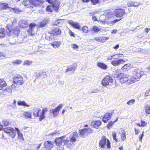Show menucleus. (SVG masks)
I'll return each mask as SVG.
<instances>
[{"label":"nucleus","mask_w":150,"mask_h":150,"mask_svg":"<svg viewBox=\"0 0 150 150\" xmlns=\"http://www.w3.org/2000/svg\"><path fill=\"white\" fill-rule=\"evenodd\" d=\"M115 78H117L119 79L120 82L122 83L125 82H127L128 84L133 83L131 76L127 75L123 73L116 74L115 76Z\"/></svg>","instance_id":"f257e3e1"},{"label":"nucleus","mask_w":150,"mask_h":150,"mask_svg":"<svg viewBox=\"0 0 150 150\" xmlns=\"http://www.w3.org/2000/svg\"><path fill=\"white\" fill-rule=\"evenodd\" d=\"M99 146L101 148H105L107 146L108 149L111 148L110 143L108 139L105 136H103L99 142Z\"/></svg>","instance_id":"f03ea898"},{"label":"nucleus","mask_w":150,"mask_h":150,"mask_svg":"<svg viewBox=\"0 0 150 150\" xmlns=\"http://www.w3.org/2000/svg\"><path fill=\"white\" fill-rule=\"evenodd\" d=\"M144 72L140 70H137L133 72V75L131 76L133 83L134 82L138 81L141 76L144 74Z\"/></svg>","instance_id":"7ed1b4c3"},{"label":"nucleus","mask_w":150,"mask_h":150,"mask_svg":"<svg viewBox=\"0 0 150 150\" xmlns=\"http://www.w3.org/2000/svg\"><path fill=\"white\" fill-rule=\"evenodd\" d=\"M9 26H6V31L7 33H9V35H17L20 32L19 27L18 26L13 27L12 29H10L8 27Z\"/></svg>","instance_id":"20e7f679"},{"label":"nucleus","mask_w":150,"mask_h":150,"mask_svg":"<svg viewBox=\"0 0 150 150\" xmlns=\"http://www.w3.org/2000/svg\"><path fill=\"white\" fill-rule=\"evenodd\" d=\"M13 81L16 84L22 85L24 83L23 77L20 75L16 74L13 78Z\"/></svg>","instance_id":"39448f33"},{"label":"nucleus","mask_w":150,"mask_h":150,"mask_svg":"<svg viewBox=\"0 0 150 150\" xmlns=\"http://www.w3.org/2000/svg\"><path fill=\"white\" fill-rule=\"evenodd\" d=\"M113 80L110 76H106L102 81V84L104 86H106L109 84V83H112Z\"/></svg>","instance_id":"423d86ee"},{"label":"nucleus","mask_w":150,"mask_h":150,"mask_svg":"<svg viewBox=\"0 0 150 150\" xmlns=\"http://www.w3.org/2000/svg\"><path fill=\"white\" fill-rule=\"evenodd\" d=\"M63 106L62 104L59 105L55 109L50 110V113H52L54 117L57 116L59 113V111L62 108Z\"/></svg>","instance_id":"0eeeda50"},{"label":"nucleus","mask_w":150,"mask_h":150,"mask_svg":"<svg viewBox=\"0 0 150 150\" xmlns=\"http://www.w3.org/2000/svg\"><path fill=\"white\" fill-rule=\"evenodd\" d=\"M79 138V136L77 132H74L71 133L69 138V139L71 140L72 141L75 142L77 141V139Z\"/></svg>","instance_id":"6e6552de"},{"label":"nucleus","mask_w":150,"mask_h":150,"mask_svg":"<svg viewBox=\"0 0 150 150\" xmlns=\"http://www.w3.org/2000/svg\"><path fill=\"white\" fill-rule=\"evenodd\" d=\"M115 16L118 18H121L125 13V11L121 9H116L114 11Z\"/></svg>","instance_id":"1a4fd4ad"},{"label":"nucleus","mask_w":150,"mask_h":150,"mask_svg":"<svg viewBox=\"0 0 150 150\" xmlns=\"http://www.w3.org/2000/svg\"><path fill=\"white\" fill-rule=\"evenodd\" d=\"M53 9L56 11H57L59 8L60 2L58 0H54L52 3Z\"/></svg>","instance_id":"9d476101"},{"label":"nucleus","mask_w":150,"mask_h":150,"mask_svg":"<svg viewBox=\"0 0 150 150\" xmlns=\"http://www.w3.org/2000/svg\"><path fill=\"white\" fill-rule=\"evenodd\" d=\"M102 122L100 120L93 121L91 123V125L94 127L98 129L99 127L101 125Z\"/></svg>","instance_id":"9b49d317"},{"label":"nucleus","mask_w":150,"mask_h":150,"mask_svg":"<svg viewBox=\"0 0 150 150\" xmlns=\"http://www.w3.org/2000/svg\"><path fill=\"white\" fill-rule=\"evenodd\" d=\"M33 8L34 6H36L42 4L44 2L42 0H31Z\"/></svg>","instance_id":"f8f14e48"},{"label":"nucleus","mask_w":150,"mask_h":150,"mask_svg":"<svg viewBox=\"0 0 150 150\" xmlns=\"http://www.w3.org/2000/svg\"><path fill=\"white\" fill-rule=\"evenodd\" d=\"M125 61L123 59H118L112 62V64L114 66H118L124 63Z\"/></svg>","instance_id":"ddd939ff"},{"label":"nucleus","mask_w":150,"mask_h":150,"mask_svg":"<svg viewBox=\"0 0 150 150\" xmlns=\"http://www.w3.org/2000/svg\"><path fill=\"white\" fill-rule=\"evenodd\" d=\"M19 25L21 27L27 28L29 25V23L25 20H21L19 22Z\"/></svg>","instance_id":"4468645a"},{"label":"nucleus","mask_w":150,"mask_h":150,"mask_svg":"<svg viewBox=\"0 0 150 150\" xmlns=\"http://www.w3.org/2000/svg\"><path fill=\"white\" fill-rule=\"evenodd\" d=\"M66 137V136L64 135L61 137H57L55 139V143L56 145L59 146L62 145L63 139Z\"/></svg>","instance_id":"2eb2a0df"},{"label":"nucleus","mask_w":150,"mask_h":150,"mask_svg":"<svg viewBox=\"0 0 150 150\" xmlns=\"http://www.w3.org/2000/svg\"><path fill=\"white\" fill-rule=\"evenodd\" d=\"M44 146L46 148L50 149L53 147L54 143L50 141H46L44 143Z\"/></svg>","instance_id":"dca6fc26"},{"label":"nucleus","mask_w":150,"mask_h":150,"mask_svg":"<svg viewBox=\"0 0 150 150\" xmlns=\"http://www.w3.org/2000/svg\"><path fill=\"white\" fill-rule=\"evenodd\" d=\"M112 115V113H106L103 118V121L105 123H107L108 121L111 118Z\"/></svg>","instance_id":"f3484780"},{"label":"nucleus","mask_w":150,"mask_h":150,"mask_svg":"<svg viewBox=\"0 0 150 150\" xmlns=\"http://www.w3.org/2000/svg\"><path fill=\"white\" fill-rule=\"evenodd\" d=\"M109 39V38L108 37L102 36L95 37L94 40L98 42L103 43Z\"/></svg>","instance_id":"a211bd4d"},{"label":"nucleus","mask_w":150,"mask_h":150,"mask_svg":"<svg viewBox=\"0 0 150 150\" xmlns=\"http://www.w3.org/2000/svg\"><path fill=\"white\" fill-rule=\"evenodd\" d=\"M64 144L68 148L72 147L73 144L74 143L69 138H67L64 141Z\"/></svg>","instance_id":"6ab92c4d"},{"label":"nucleus","mask_w":150,"mask_h":150,"mask_svg":"<svg viewBox=\"0 0 150 150\" xmlns=\"http://www.w3.org/2000/svg\"><path fill=\"white\" fill-rule=\"evenodd\" d=\"M69 23L71 25L73 28L76 29H80L81 27L79 24L77 22L71 21L69 22Z\"/></svg>","instance_id":"aec40b11"},{"label":"nucleus","mask_w":150,"mask_h":150,"mask_svg":"<svg viewBox=\"0 0 150 150\" xmlns=\"http://www.w3.org/2000/svg\"><path fill=\"white\" fill-rule=\"evenodd\" d=\"M22 4L23 5L27 6L28 8H32L33 6L32 5L31 0H23Z\"/></svg>","instance_id":"412c9836"},{"label":"nucleus","mask_w":150,"mask_h":150,"mask_svg":"<svg viewBox=\"0 0 150 150\" xmlns=\"http://www.w3.org/2000/svg\"><path fill=\"white\" fill-rule=\"evenodd\" d=\"M48 111L47 108H45L43 109L40 115L39 120L40 121L42 120L45 118V114L46 112Z\"/></svg>","instance_id":"4be33fe9"},{"label":"nucleus","mask_w":150,"mask_h":150,"mask_svg":"<svg viewBox=\"0 0 150 150\" xmlns=\"http://www.w3.org/2000/svg\"><path fill=\"white\" fill-rule=\"evenodd\" d=\"M76 67L77 66L75 64H73L71 66L69 67L66 69V73L69 71H73L74 72L76 69Z\"/></svg>","instance_id":"5701e85b"},{"label":"nucleus","mask_w":150,"mask_h":150,"mask_svg":"<svg viewBox=\"0 0 150 150\" xmlns=\"http://www.w3.org/2000/svg\"><path fill=\"white\" fill-rule=\"evenodd\" d=\"M49 22V20L48 19L45 18L40 23L39 27H43L45 26Z\"/></svg>","instance_id":"b1692460"},{"label":"nucleus","mask_w":150,"mask_h":150,"mask_svg":"<svg viewBox=\"0 0 150 150\" xmlns=\"http://www.w3.org/2000/svg\"><path fill=\"white\" fill-rule=\"evenodd\" d=\"M97 65L99 67L104 70H106L108 68L107 66L102 63L98 62L97 63Z\"/></svg>","instance_id":"393cba45"},{"label":"nucleus","mask_w":150,"mask_h":150,"mask_svg":"<svg viewBox=\"0 0 150 150\" xmlns=\"http://www.w3.org/2000/svg\"><path fill=\"white\" fill-rule=\"evenodd\" d=\"M7 85L6 83L3 79H0V90H2Z\"/></svg>","instance_id":"a878e982"},{"label":"nucleus","mask_w":150,"mask_h":150,"mask_svg":"<svg viewBox=\"0 0 150 150\" xmlns=\"http://www.w3.org/2000/svg\"><path fill=\"white\" fill-rule=\"evenodd\" d=\"M61 44V42L59 41H55L51 43V45L54 48H56L59 47Z\"/></svg>","instance_id":"bb28decb"},{"label":"nucleus","mask_w":150,"mask_h":150,"mask_svg":"<svg viewBox=\"0 0 150 150\" xmlns=\"http://www.w3.org/2000/svg\"><path fill=\"white\" fill-rule=\"evenodd\" d=\"M79 135L81 137L85 138L87 135L85 128L79 131Z\"/></svg>","instance_id":"cd10ccee"},{"label":"nucleus","mask_w":150,"mask_h":150,"mask_svg":"<svg viewBox=\"0 0 150 150\" xmlns=\"http://www.w3.org/2000/svg\"><path fill=\"white\" fill-rule=\"evenodd\" d=\"M101 30L100 28L96 26H93L91 28L90 30L91 31H93L94 33H98Z\"/></svg>","instance_id":"c85d7f7f"},{"label":"nucleus","mask_w":150,"mask_h":150,"mask_svg":"<svg viewBox=\"0 0 150 150\" xmlns=\"http://www.w3.org/2000/svg\"><path fill=\"white\" fill-rule=\"evenodd\" d=\"M61 30L58 28H56L52 31V34L55 35H60L61 34Z\"/></svg>","instance_id":"c756f323"},{"label":"nucleus","mask_w":150,"mask_h":150,"mask_svg":"<svg viewBox=\"0 0 150 150\" xmlns=\"http://www.w3.org/2000/svg\"><path fill=\"white\" fill-rule=\"evenodd\" d=\"M36 26V24L34 23H30L29 25V28L30 30L28 31V32H30L29 31H30L31 33H32L33 31V30Z\"/></svg>","instance_id":"7c9ffc66"},{"label":"nucleus","mask_w":150,"mask_h":150,"mask_svg":"<svg viewBox=\"0 0 150 150\" xmlns=\"http://www.w3.org/2000/svg\"><path fill=\"white\" fill-rule=\"evenodd\" d=\"M40 109L39 108H35L33 110V114L35 117H40L39 112Z\"/></svg>","instance_id":"2f4dec72"},{"label":"nucleus","mask_w":150,"mask_h":150,"mask_svg":"<svg viewBox=\"0 0 150 150\" xmlns=\"http://www.w3.org/2000/svg\"><path fill=\"white\" fill-rule=\"evenodd\" d=\"M63 23V20L62 19H58L56 21L53 23V25L60 26Z\"/></svg>","instance_id":"473e14b6"},{"label":"nucleus","mask_w":150,"mask_h":150,"mask_svg":"<svg viewBox=\"0 0 150 150\" xmlns=\"http://www.w3.org/2000/svg\"><path fill=\"white\" fill-rule=\"evenodd\" d=\"M60 132L59 131H54L50 134L48 135V136L50 137H52L53 136H55L59 134Z\"/></svg>","instance_id":"72a5a7b5"},{"label":"nucleus","mask_w":150,"mask_h":150,"mask_svg":"<svg viewBox=\"0 0 150 150\" xmlns=\"http://www.w3.org/2000/svg\"><path fill=\"white\" fill-rule=\"evenodd\" d=\"M23 115L26 119L31 118V113L30 112H24Z\"/></svg>","instance_id":"f704fd0d"},{"label":"nucleus","mask_w":150,"mask_h":150,"mask_svg":"<svg viewBox=\"0 0 150 150\" xmlns=\"http://www.w3.org/2000/svg\"><path fill=\"white\" fill-rule=\"evenodd\" d=\"M16 134V131L13 128V130H12L11 132L9 133L8 135H9L12 138H14Z\"/></svg>","instance_id":"c9c22d12"},{"label":"nucleus","mask_w":150,"mask_h":150,"mask_svg":"<svg viewBox=\"0 0 150 150\" xmlns=\"http://www.w3.org/2000/svg\"><path fill=\"white\" fill-rule=\"evenodd\" d=\"M118 117H117L115 120L114 121H110L108 123V124L107 126V127L108 129H109L111 128L112 126V125L116 122L118 120Z\"/></svg>","instance_id":"e433bc0d"},{"label":"nucleus","mask_w":150,"mask_h":150,"mask_svg":"<svg viewBox=\"0 0 150 150\" xmlns=\"http://www.w3.org/2000/svg\"><path fill=\"white\" fill-rule=\"evenodd\" d=\"M132 67V65L130 64H125L124 66H123L122 68V69L123 70H129L131 69V68Z\"/></svg>","instance_id":"4c0bfd02"},{"label":"nucleus","mask_w":150,"mask_h":150,"mask_svg":"<svg viewBox=\"0 0 150 150\" xmlns=\"http://www.w3.org/2000/svg\"><path fill=\"white\" fill-rule=\"evenodd\" d=\"M13 128L10 127H7L3 129V131L6 134H8L11 132Z\"/></svg>","instance_id":"58836bf2"},{"label":"nucleus","mask_w":150,"mask_h":150,"mask_svg":"<svg viewBox=\"0 0 150 150\" xmlns=\"http://www.w3.org/2000/svg\"><path fill=\"white\" fill-rule=\"evenodd\" d=\"M144 110L146 112L147 114H150V106L148 105L144 106Z\"/></svg>","instance_id":"ea45409f"},{"label":"nucleus","mask_w":150,"mask_h":150,"mask_svg":"<svg viewBox=\"0 0 150 150\" xmlns=\"http://www.w3.org/2000/svg\"><path fill=\"white\" fill-rule=\"evenodd\" d=\"M18 104V105H22L23 106H26L27 107H29V106L27 105L25 101H18L17 103Z\"/></svg>","instance_id":"a19ab883"},{"label":"nucleus","mask_w":150,"mask_h":150,"mask_svg":"<svg viewBox=\"0 0 150 150\" xmlns=\"http://www.w3.org/2000/svg\"><path fill=\"white\" fill-rule=\"evenodd\" d=\"M15 129L17 132L18 138L21 139H23V134L21 133L20 131L17 128H15Z\"/></svg>","instance_id":"79ce46f5"},{"label":"nucleus","mask_w":150,"mask_h":150,"mask_svg":"<svg viewBox=\"0 0 150 150\" xmlns=\"http://www.w3.org/2000/svg\"><path fill=\"white\" fill-rule=\"evenodd\" d=\"M6 35L5 30L4 29H0V38L4 37Z\"/></svg>","instance_id":"37998d69"},{"label":"nucleus","mask_w":150,"mask_h":150,"mask_svg":"<svg viewBox=\"0 0 150 150\" xmlns=\"http://www.w3.org/2000/svg\"><path fill=\"white\" fill-rule=\"evenodd\" d=\"M46 38L48 40L52 41L54 40V35L50 34L49 36H46Z\"/></svg>","instance_id":"c03bdc74"},{"label":"nucleus","mask_w":150,"mask_h":150,"mask_svg":"<svg viewBox=\"0 0 150 150\" xmlns=\"http://www.w3.org/2000/svg\"><path fill=\"white\" fill-rule=\"evenodd\" d=\"M32 63V62L31 61L27 60L24 61L23 63V65H25L27 66H29Z\"/></svg>","instance_id":"a18cd8bd"},{"label":"nucleus","mask_w":150,"mask_h":150,"mask_svg":"<svg viewBox=\"0 0 150 150\" xmlns=\"http://www.w3.org/2000/svg\"><path fill=\"white\" fill-rule=\"evenodd\" d=\"M22 63V61L20 60H16L13 61L12 62V63L13 64H18L19 65L21 64Z\"/></svg>","instance_id":"49530a36"},{"label":"nucleus","mask_w":150,"mask_h":150,"mask_svg":"<svg viewBox=\"0 0 150 150\" xmlns=\"http://www.w3.org/2000/svg\"><path fill=\"white\" fill-rule=\"evenodd\" d=\"M87 135L93 132V130L90 128H85Z\"/></svg>","instance_id":"de8ad7c7"},{"label":"nucleus","mask_w":150,"mask_h":150,"mask_svg":"<svg viewBox=\"0 0 150 150\" xmlns=\"http://www.w3.org/2000/svg\"><path fill=\"white\" fill-rule=\"evenodd\" d=\"M135 100L134 99H131L127 102V104L129 105H132L134 104Z\"/></svg>","instance_id":"09e8293b"},{"label":"nucleus","mask_w":150,"mask_h":150,"mask_svg":"<svg viewBox=\"0 0 150 150\" xmlns=\"http://www.w3.org/2000/svg\"><path fill=\"white\" fill-rule=\"evenodd\" d=\"M83 32L84 33H87L88 31V27L86 26H84L82 28Z\"/></svg>","instance_id":"8fccbe9b"},{"label":"nucleus","mask_w":150,"mask_h":150,"mask_svg":"<svg viewBox=\"0 0 150 150\" xmlns=\"http://www.w3.org/2000/svg\"><path fill=\"white\" fill-rule=\"evenodd\" d=\"M112 135L113 138V139L116 142L118 141L117 139L116 138V133L115 132L112 133Z\"/></svg>","instance_id":"3c124183"},{"label":"nucleus","mask_w":150,"mask_h":150,"mask_svg":"<svg viewBox=\"0 0 150 150\" xmlns=\"http://www.w3.org/2000/svg\"><path fill=\"white\" fill-rule=\"evenodd\" d=\"M91 1L93 3V4L94 5L99 3V0H91Z\"/></svg>","instance_id":"603ef678"},{"label":"nucleus","mask_w":150,"mask_h":150,"mask_svg":"<svg viewBox=\"0 0 150 150\" xmlns=\"http://www.w3.org/2000/svg\"><path fill=\"white\" fill-rule=\"evenodd\" d=\"M6 57V55L0 52V59H4Z\"/></svg>","instance_id":"864d4df0"},{"label":"nucleus","mask_w":150,"mask_h":150,"mask_svg":"<svg viewBox=\"0 0 150 150\" xmlns=\"http://www.w3.org/2000/svg\"><path fill=\"white\" fill-rule=\"evenodd\" d=\"M126 139L125 133L123 132L122 134L121 139L122 140H124Z\"/></svg>","instance_id":"5fc2aeb1"},{"label":"nucleus","mask_w":150,"mask_h":150,"mask_svg":"<svg viewBox=\"0 0 150 150\" xmlns=\"http://www.w3.org/2000/svg\"><path fill=\"white\" fill-rule=\"evenodd\" d=\"M0 5L2 7V8L4 9H6V8L7 7L8 5L4 3H1L0 4Z\"/></svg>","instance_id":"6e6d98bb"},{"label":"nucleus","mask_w":150,"mask_h":150,"mask_svg":"<svg viewBox=\"0 0 150 150\" xmlns=\"http://www.w3.org/2000/svg\"><path fill=\"white\" fill-rule=\"evenodd\" d=\"M12 9L13 10V11L16 13H18L21 12V11H20L19 10L18 8H12Z\"/></svg>","instance_id":"4d7b16f0"},{"label":"nucleus","mask_w":150,"mask_h":150,"mask_svg":"<svg viewBox=\"0 0 150 150\" xmlns=\"http://www.w3.org/2000/svg\"><path fill=\"white\" fill-rule=\"evenodd\" d=\"M5 91H7L9 94H11L12 93V89L9 88H7L5 90Z\"/></svg>","instance_id":"13d9d810"},{"label":"nucleus","mask_w":150,"mask_h":150,"mask_svg":"<svg viewBox=\"0 0 150 150\" xmlns=\"http://www.w3.org/2000/svg\"><path fill=\"white\" fill-rule=\"evenodd\" d=\"M3 122L4 126H7L9 123L8 121L6 120H4Z\"/></svg>","instance_id":"bf43d9fd"},{"label":"nucleus","mask_w":150,"mask_h":150,"mask_svg":"<svg viewBox=\"0 0 150 150\" xmlns=\"http://www.w3.org/2000/svg\"><path fill=\"white\" fill-rule=\"evenodd\" d=\"M71 47L74 49H76L78 48L79 47L76 44H73L71 45Z\"/></svg>","instance_id":"052dcab7"},{"label":"nucleus","mask_w":150,"mask_h":150,"mask_svg":"<svg viewBox=\"0 0 150 150\" xmlns=\"http://www.w3.org/2000/svg\"><path fill=\"white\" fill-rule=\"evenodd\" d=\"M128 6H134V3L133 2L130 1L128 3Z\"/></svg>","instance_id":"680f3d73"},{"label":"nucleus","mask_w":150,"mask_h":150,"mask_svg":"<svg viewBox=\"0 0 150 150\" xmlns=\"http://www.w3.org/2000/svg\"><path fill=\"white\" fill-rule=\"evenodd\" d=\"M145 95L146 96L150 95V89L146 91Z\"/></svg>","instance_id":"e2e57ef3"},{"label":"nucleus","mask_w":150,"mask_h":150,"mask_svg":"<svg viewBox=\"0 0 150 150\" xmlns=\"http://www.w3.org/2000/svg\"><path fill=\"white\" fill-rule=\"evenodd\" d=\"M42 72H40L39 73L36 72L35 74L36 75L37 77H42Z\"/></svg>","instance_id":"0e129e2a"},{"label":"nucleus","mask_w":150,"mask_h":150,"mask_svg":"<svg viewBox=\"0 0 150 150\" xmlns=\"http://www.w3.org/2000/svg\"><path fill=\"white\" fill-rule=\"evenodd\" d=\"M42 78H45L47 76V74L45 72H42Z\"/></svg>","instance_id":"69168bd1"},{"label":"nucleus","mask_w":150,"mask_h":150,"mask_svg":"<svg viewBox=\"0 0 150 150\" xmlns=\"http://www.w3.org/2000/svg\"><path fill=\"white\" fill-rule=\"evenodd\" d=\"M16 84H13L11 86V87L14 90L16 91V87L17 86L16 85Z\"/></svg>","instance_id":"338daca9"},{"label":"nucleus","mask_w":150,"mask_h":150,"mask_svg":"<svg viewBox=\"0 0 150 150\" xmlns=\"http://www.w3.org/2000/svg\"><path fill=\"white\" fill-rule=\"evenodd\" d=\"M113 58L114 59H117L119 57H121V56H120L118 54H114L113 55Z\"/></svg>","instance_id":"774afa93"}]
</instances>
